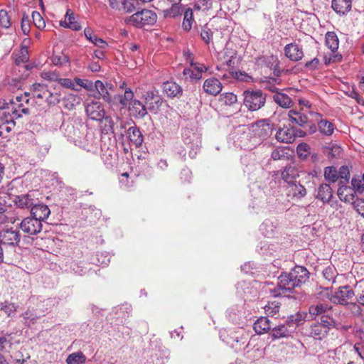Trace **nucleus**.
I'll use <instances>...</instances> for the list:
<instances>
[{
	"mask_svg": "<svg viewBox=\"0 0 364 364\" xmlns=\"http://www.w3.org/2000/svg\"><path fill=\"white\" fill-rule=\"evenodd\" d=\"M355 291L357 301L359 304L364 306V279L360 280L355 285Z\"/></svg>",
	"mask_w": 364,
	"mask_h": 364,
	"instance_id": "37998d69",
	"label": "nucleus"
},
{
	"mask_svg": "<svg viewBox=\"0 0 364 364\" xmlns=\"http://www.w3.org/2000/svg\"><path fill=\"white\" fill-rule=\"evenodd\" d=\"M139 0H122L121 3V11L130 14L136 11L139 6Z\"/></svg>",
	"mask_w": 364,
	"mask_h": 364,
	"instance_id": "4c0bfd02",
	"label": "nucleus"
},
{
	"mask_svg": "<svg viewBox=\"0 0 364 364\" xmlns=\"http://www.w3.org/2000/svg\"><path fill=\"white\" fill-rule=\"evenodd\" d=\"M346 306L347 309L350 312L353 316L359 317L362 315L363 309L357 303L351 302L348 304Z\"/></svg>",
	"mask_w": 364,
	"mask_h": 364,
	"instance_id": "4d7b16f0",
	"label": "nucleus"
},
{
	"mask_svg": "<svg viewBox=\"0 0 364 364\" xmlns=\"http://www.w3.org/2000/svg\"><path fill=\"white\" fill-rule=\"evenodd\" d=\"M184 10L182 4H171V7L163 11L165 18H176L180 16Z\"/></svg>",
	"mask_w": 364,
	"mask_h": 364,
	"instance_id": "72a5a7b5",
	"label": "nucleus"
},
{
	"mask_svg": "<svg viewBox=\"0 0 364 364\" xmlns=\"http://www.w3.org/2000/svg\"><path fill=\"white\" fill-rule=\"evenodd\" d=\"M247 341V334H245L243 331H240L231 333L230 341H228L232 348H235V350H240L246 346Z\"/></svg>",
	"mask_w": 364,
	"mask_h": 364,
	"instance_id": "9b49d317",
	"label": "nucleus"
},
{
	"mask_svg": "<svg viewBox=\"0 0 364 364\" xmlns=\"http://www.w3.org/2000/svg\"><path fill=\"white\" fill-rule=\"evenodd\" d=\"M280 309V303L274 301H269L267 305L264 306V311L267 316H274L277 314Z\"/></svg>",
	"mask_w": 364,
	"mask_h": 364,
	"instance_id": "a18cd8bd",
	"label": "nucleus"
},
{
	"mask_svg": "<svg viewBox=\"0 0 364 364\" xmlns=\"http://www.w3.org/2000/svg\"><path fill=\"white\" fill-rule=\"evenodd\" d=\"M21 30L23 34L27 35L30 32V20L27 15H23L21 18Z\"/></svg>",
	"mask_w": 364,
	"mask_h": 364,
	"instance_id": "338daca9",
	"label": "nucleus"
},
{
	"mask_svg": "<svg viewBox=\"0 0 364 364\" xmlns=\"http://www.w3.org/2000/svg\"><path fill=\"white\" fill-rule=\"evenodd\" d=\"M318 129L319 132L325 136H331L334 131V125L327 119H320L318 122Z\"/></svg>",
	"mask_w": 364,
	"mask_h": 364,
	"instance_id": "473e14b6",
	"label": "nucleus"
},
{
	"mask_svg": "<svg viewBox=\"0 0 364 364\" xmlns=\"http://www.w3.org/2000/svg\"><path fill=\"white\" fill-rule=\"evenodd\" d=\"M84 33L87 40L94 43L96 46L100 48H105L107 47V43L102 38H98L95 35L93 34V32L90 28H86L84 30Z\"/></svg>",
	"mask_w": 364,
	"mask_h": 364,
	"instance_id": "c756f323",
	"label": "nucleus"
},
{
	"mask_svg": "<svg viewBox=\"0 0 364 364\" xmlns=\"http://www.w3.org/2000/svg\"><path fill=\"white\" fill-rule=\"evenodd\" d=\"M285 55L291 61H299L302 59V49L296 43H289L284 47Z\"/></svg>",
	"mask_w": 364,
	"mask_h": 364,
	"instance_id": "2eb2a0df",
	"label": "nucleus"
},
{
	"mask_svg": "<svg viewBox=\"0 0 364 364\" xmlns=\"http://www.w3.org/2000/svg\"><path fill=\"white\" fill-rule=\"evenodd\" d=\"M19 228L24 233L32 236L41 232L43 223L33 216L27 217L21 222Z\"/></svg>",
	"mask_w": 364,
	"mask_h": 364,
	"instance_id": "423d86ee",
	"label": "nucleus"
},
{
	"mask_svg": "<svg viewBox=\"0 0 364 364\" xmlns=\"http://www.w3.org/2000/svg\"><path fill=\"white\" fill-rule=\"evenodd\" d=\"M276 139L282 143L290 144L294 141L293 127H284L279 129L275 134Z\"/></svg>",
	"mask_w": 364,
	"mask_h": 364,
	"instance_id": "ddd939ff",
	"label": "nucleus"
},
{
	"mask_svg": "<svg viewBox=\"0 0 364 364\" xmlns=\"http://www.w3.org/2000/svg\"><path fill=\"white\" fill-rule=\"evenodd\" d=\"M287 194L291 198L301 199L306 195V190L304 186L294 182L287 185Z\"/></svg>",
	"mask_w": 364,
	"mask_h": 364,
	"instance_id": "412c9836",
	"label": "nucleus"
},
{
	"mask_svg": "<svg viewBox=\"0 0 364 364\" xmlns=\"http://www.w3.org/2000/svg\"><path fill=\"white\" fill-rule=\"evenodd\" d=\"M69 62V57L62 52L60 55H53L52 58V63L55 65L62 66Z\"/></svg>",
	"mask_w": 364,
	"mask_h": 364,
	"instance_id": "864d4df0",
	"label": "nucleus"
},
{
	"mask_svg": "<svg viewBox=\"0 0 364 364\" xmlns=\"http://www.w3.org/2000/svg\"><path fill=\"white\" fill-rule=\"evenodd\" d=\"M95 87L97 91L99 96L98 98H102L105 102H111V95L109 90H112V85L110 83H104L100 80H97L95 82Z\"/></svg>",
	"mask_w": 364,
	"mask_h": 364,
	"instance_id": "a211bd4d",
	"label": "nucleus"
},
{
	"mask_svg": "<svg viewBox=\"0 0 364 364\" xmlns=\"http://www.w3.org/2000/svg\"><path fill=\"white\" fill-rule=\"evenodd\" d=\"M304 320V316L301 313H297L294 315H291L289 316L286 321V323L289 326H294V331L296 328L301 324L302 321Z\"/></svg>",
	"mask_w": 364,
	"mask_h": 364,
	"instance_id": "a19ab883",
	"label": "nucleus"
},
{
	"mask_svg": "<svg viewBox=\"0 0 364 364\" xmlns=\"http://www.w3.org/2000/svg\"><path fill=\"white\" fill-rule=\"evenodd\" d=\"M156 14L151 10L146 9H144L140 11H136L132 16L124 18V22L127 25H131L136 28L152 26L156 22Z\"/></svg>",
	"mask_w": 364,
	"mask_h": 364,
	"instance_id": "7ed1b4c3",
	"label": "nucleus"
},
{
	"mask_svg": "<svg viewBox=\"0 0 364 364\" xmlns=\"http://www.w3.org/2000/svg\"><path fill=\"white\" fill-rule=\"evenodd\" d=\"M29 60L28 50L26 47H22L18 56L16 58V64L17 65L21 63H24L28 62Z\"/></svg>",
	"mask_w": 364,
	"mask_h": 364,
	"instance_id": "052dcab7",
	"label": "nucleus"
},
{
	"mask_svg": "<svg viewBox=\"0 0 364 364\" xmlns=\"http://www.w3.org/2000/svg\"><path fill=\"white\" fill-rule=\"evenodd\" d=\"M266 95L260 90L243 92V104L250 111H257L264 106Z\"/></svg>",
	"mask_w": 364,
	"mask_h": 364,
	"instance_id": "20e7f679",
	"label": "nucleus"
},
{
	"mask_svg": "<svg viewBox=\"0 0 364 364\" xmlns=\"http://www.w3.org/2000/svg\"><path fill=\"white\" fill-rule=\"evenodd\" d=\"M32 18L34 25L38 28V29H43L46 26V22L44 19L43 18L42 16L40 14L38 11H33L32 13Z\"/></svg>",
	"mask_w": 364,
	"mask_h": 364,
	"instance_id": "13d9d810",
	"label": "nucleus"
},
{
	"mask_svg": "<svg viewBox=\"0 0 364 364\" xmlns=\"http://www.w3.org/2000/svg\"><path fill=\"white\" fill-rule=\"evenodd\" d=\"M222 88V83L215 77L208 78L203 83L204 91L211 95H217L221 92Z\"/></svg>",
	"mask_w": 364,
	"mask_h": 364,
	"instance_id": "f3484780",
	"label": "nucleus"
},
{
	"mask_svg": "<svg viewBox=\"0 0 364 364\" xmlns=\"http://www.w3.org/2000/svg\"><path fill=\"white\" fill-rule=\"evenodd\" d=\"M43 315L44 314H39L34 310H27L21 315V316L23 318L24 323L29 325L30 323H34Z\"/></svg>",
	"mask_w": 364,
	"mask_h": 364,
	"instance_id": "58836bf2",
	"label": "nucleus"
},
{
	"mask_svg": "<svg viewBox=\"0 0 364 364\" xmlns=\"http://www.w3.org/2000/svg\"><path fill=\"white\" fill-rule=\"evenodd\" d=\"M183 75L186 77V80H200L201 79V75L199 74H196V71L191 68H185L183 71Z\"/></svg>",
	"mask_w": 364,
	"mask_h": 364,
	"instance_id": "0e129e2a",
	"label": "nucleus"
},
{
	"mask_svg": "<svg viewBox=\"0 0 364 364\" xmlns=\"http://www.w3.org/2000/svg\"><path fill=\"white\" fill-rule=\"evenodd\" d=\"M351 186L355 194H362L364 192V182L359 178H352Z\"/></svg>",
	"mask_w": 364,
	"mask_h": 364,
	"instance_id": "09e8293b",
	"label": "nucleus"
},
{
	"mask_svg": "<svg viewBox=\"0 0 364 364\" xmlns=\"http://www.w3.org/2000/svg\"><path fill=\"white\" fill-rule=\"evenodd\" d=\"M331 309V307L329 305L323 303H317L316 304H313L309 308V318L311 319L315 318L317 316H321L326 313Z\"/></svg>",
	"mask_w": 364,
	"mask_h": 364,
	"instance_id": "cd10ccee",
	"label": "nucleus"
},
{
	"mask_svg": "<svg viewBox=\"0 0 364 364\" xmlns=\"http://www.w3.org/2000/svg\"><path fill=\"white\" fill-rule=\"evenodd\" d=\"M105 122V129L108 132H114L116 128V123L110 117H104L102 119Z\"/></svg>",
	"mask_w": 364,
	"mask_h": 364,
	"instance_id": "69168bd1",
	"label": "nucleus"
},
{
	"mask_svg": "<svg viewBox=\"0 0 364 364\" xmlns=\"http://www.w3.org/2000/svg\"><path fill=\"white\" fill-rule=\"evenodd\" d=\"M25 97L16 96L15 100H12L10 102V105H7V107H2L1 109H11L13 114V117L16 119H18L23 116V114L28 115L30 114L29 109L26 107V104L23 100Z\"/></svg>",
	"mask_w": 364,
	"mask_h": 364,
	"instance_id": "0eeeda50",
	"label": "nucleus"
},
{
	"mask_svg": "<svg viewBox=\"0 0 364 364\" xmlns=\"http://www.w3.org/2000/svg\"><path fill=\"white\" fill-rule=\"evenodd\" d=\"M0 310L3 311L8 316H11L16 311V306L14 304L5 302L1 306Z\"/></svg>",
	"mask_w": 364,
	"mask_h": 364,
	"instance_id": "680f3d73",
	"label": "nucleus"
},
{
	"mask_svg": "<svg viewBox=\"0 0 364 364\" xmlns=\"http://www.w3.org/2000/svg\"><path fill=\"white\" fill-rule=\"evenodd\" d=\"M20 237L17 230L4 228L0 231V245L15 247L19 243Z\"/></svg>",
	"mask_w": 364,
	"mask_h": 364,
	"instance_id": "1a4fd4ad",
	"label": "nucleus"
},
{
	"mask_svg": "<svg viewBox=\"0 0 364 364\" xmlns=\"http://www.w3.org/2000/svg\"><path fill=\"white\" fill-rule=\"evenodd\" d=\"M34 194L33 191H30L27 194L18 196L16 197L14 202L21 208H31L36 202Z\"/></svg>",
	"mask_w": 364,
	"mask_h": 364,
	"instance_id": "aec40b11",
	"label": "nucleus"
},
{
	"mask_svg": "<svg viewBox=\"0 0 364 364\" xmlns=\"http://www.w3.org/2000/svg\"><path fill=\"white\" fill-rule=\"evenodd\" d=\"M127 136L136 147H139L143 143V135L139 129L135 125L128 128Z\"/></svg>",
	"mask_w": 364,
	"mask_h": 364,
	"instance_id": "393cba45",
	"label": "nucleus"
},
{
	"mask_svg": "<svg viewBox=\"0 0 364 364\" xmlns=\"http://www.w3.org/2000/svg\"><path fill=\"white\" fill-rule=\"evenodd\" d=\"M325 179L335 183L338 179V171L334 166H327L324 168Z\"/></svg>",
	"mask_w": 364,
	"mask_h": 364,
	"instance_id": "79ce46f5",
	"label": "nucleus"
},
{
	"mask_svg": "<svg viewBox=\"0 0 364 364\" xmlns=\"http://www.w3.org/2000/svg\"><path fill=\"white\" fill-rule=\"evenodd\" d=\"M288 116L290 121L299 127H304L309 123L307 115L301 111L291 109L289 111Z\"/></svg>",
	"mask_w": 364,
	"mask_h": 364,
	"instance_id": "a878e982",
	"label": "nucleus"
},
{
	"mask_svg": "<svg viewBox=\"0 0 364 364\" xmlns=\"http://www.w3.org/2000/svg\"><path fill=\"white\" fill-rule=\"evenodd\" d=\"M187 60L189 61L191 66L193 68L196 74H199L202 76L203 73H205L209 70L210 68L208 66H206L205 65L199 63H194L193 60L191 53H188L187 56Z\"/></svg>",
	"mask_w": 364,
	"mask_h": 364,
	"instance_id": "ea45409f",
	"label": "nucleus"
},
{
	"mask_svg": "<svg viewBox=\"0 0 364 364\" xmlns=\"http://www.w3.org/2000/svg\"><path fill=\"white\" fill-rule=\"evenodd\" d=\"M254 330L257 334H263L272 328L269 319L267 317L262 316L254 323Z\"/></svg>",
	"mask_w": 364,
	"mask_h": 364,
	"instance_id": "c85d7f7f",
	"label": "nucleus"
},
{
	"mask_svg": "<svg viewBox=\"0 0 364 364\" xmlns=\"http://www.w3.org/2000/svg\"><path fill=\"white\" fill-rule=\"evenodd\" d=\"M33 95L38 99H45L48 97L49 90L47 86L43 84L35 83L31 87Z\"/></svg>",
	"mask_w": 364,
	"mask_h": 364,
	"instance_id": "2f4dec72",
	"label": "nucleus"
},
{
	"mask_svg": "<svg viewBox=\"0 0 364 364\" xmlns=\"http://www.w3.org/2000/svg\"><path fill=\"white\" fill-rule=\"evenodd\" d=\"M352 6L351 0H332L331 7L339 15H345L348 13Z\"/></svg>",
	"mask_w": 364,
	"mask_h": 364,
	"instance_id": "b1692460",
	"label": "nucleus"
},
{
	"mask_svg": "<svg viewBox=\"0 0 364 364\" xmlns=\"http://www.w3.org/2000/svg\"><path fill=\"white\" fill-rule=\"evenodd\" d=\"M133 97L134 93L132 90L130 88H126L124 95H119L118 98L119 103L124 107H126L128 102L132 100Z\"/></svg>",
	"mask_w": 364,
	"mask_h": 364,
	"instance_id": "603ef678",
	"label": "nucleus"
},
{
	"mask_svg": "<svg viewBox=\"0 0 364 364\" xmlns=\"http://www.w3.org/2000/svg\"><path fill=\"white\" fill-rule=\"evenodd\" d=\"M338 183H348L350 179V170L348 166H341L338 171Z\"/></svg>",
	"mask_w": 364,
	"mask_h": 364,
	"instance_id": "c03bdc74",
	"label": "nucleus"
},
{
	"mask_svg": "<svg viewBox=\"0 0 364 364\" xmlns=\"http://www.w3.org/2000/svg\"><path fill=\"white\" fill-rule=\"evenodd\" d=\"M61 95L62 93L60 92L53 93L49 91L48 97H46L45 99L48 104L56 105L59 103V102L62 99Z\"/></svg>",
	"mask_w": 364,
	"mask_h": 364,
	"instance_id": "e2e57ef3",
	"label": "nucleus"
},
{
	"mask_svg": "<svg viewBox=\"0 0 364 364\" xmlns=\"http://www.w3.org/2000/svg\"><path fill=\"white\" fill-rule=\"evenodd\" d=\"M220 101L225 105H232L237 102V96L232 92H226L220 95Z\"/></svg>",
	"mask_w": 364,
	"mask_h": 364,
	"instance_id": "5fc2aeb1",
	"label": "nucleus"
},
{
	"mask_svg": "<svg viewBox=\"0 0 364 364\" xmlns=\"http://www.w3.org/2000/svg\"><path fill=\"white\" fill-rule=\"evenodd\" d=\"M129 110L136 119H142L147 114L146 106L138 100H133L131 102Z\"/></svg>",
	"mask_w": 364,
	"mask_h": 364,
	"instance_id": "6ab92c4d",
	"label": "nucleus"
},
{
	"mask_svg": "<svg viewBox=\"0 0 364 364\" xmlns=\"http://www.w3.org/2000/svg\"><path fill=\"white\" fill-rule=\"evenodd\" d=\"M353 291L349 286L340 287L338 289L329 297L331 302L335 304H341L346 306L349 302V299H352L355 295Z\"/></svg>",
	"mask_w": 364,
	"mask_h": 364,
	"instance_id": "39448f33",
	"label": "nucleus"
},
{
	"mask_svg": "<svg viewBox=\"0 0 364 364\" xmlns=\"http://www.w3.org/2000/svg\"><path fill=\"white\" fill-rule=\"evenodd\" d=\"M60 129L68 140L74 142L87 151H90L91 146L85 144L82 139L86 130L85 127L77 119H68L63 122Z\"/></svg>",
	"mask_w": 364,
	"mask_h": 364,
	"instance_id": "f03ea898",
	"label": "nucleus"
},
{
	"mask_svg": "<svg viewBox=\"0 0 364 364\" xmlns=\"http://www.w3.org/2000/svg\"><path fill=\"white\" fill-rule=\"evenodd\" d=\"M355 210L364 218V200L357 199L353 203Z\"/></svg>",
	"mask_w": 364,
	"mask_h": 364,
	"instance_id": "774afa93",
	"label": "nucleus"
},
{
	"mask_svg": "<svg viewBox=\"0 0 364 364\" xmlns=\"http://www.w3.org/2000/svg\"><path fill=\"white\" fill-rule=\"evenodd\" d=\"M85 112L90 119L96 121L102 120L105 117V109L100 102L92 101L85 106Z\"/></svg>",
	"mask_w": 364,
	"mask_h": 364,
	"instance_id": "9d476101",
	"label": "nucleus"
},
{
	"mask_svg": "<svg viewBox=\"0 0 364 364\" xmlns=\"http://www.w3.org/2000/svg\"><path fill=\"white\" fill-rule=\"evenodd\" d=\"M269 90L272 92H276V94L273 96L274 101L283 108H289L291 106L292 100L286 94L278 92V89L276 87H269Z\"/></svg>",
	"mask_w": 364,
	"mask_h": 364,
	"instance_id": "bb28decb",
	"label": "nucleus"
},
{
	"mask_svg": "<svg viewBox=\"0 0 364 364\" xmlns=\"http://www.w3.org/2000/svg\"><path fill=\"white\" fill-rule=\"evenodd\" d=\"M287 152L285 149L283 148H277L274 149L272 152L271 157L273 160H282L285 159L287 157Z\"/></svg>",
	"mask_w": 364,
	"mask_h": 364,
	"instance_id": "bf43d9fd",
	"label": "nucleus"
},
{
	"mask_svg": "<svg viewBox=\"0 0 364 364\" xmlns=\"http://www.w3.org/2000/svg\"><path fill=\"white\" fill-rule=\"evenodd\" d=\"M294 333V326H289L285 322L272 328L271 335L273 338L278 339L284 337H289Z\"/></svg>",
	"mask_w": 364,
	"mask_h": 364,
	"instance_id": "dca6fc26",
	"label": "nucleus"
},
{
	"mask_svg": "<svg viewBox=\"0 0 364 364\" xmlns=\"http://www.w3.org/2000/svg\"><path fill=\"white\" fill-rule=\"evenodd\" d=\"M145 102L149 105V109L153 110L155 105L158 107L161 104V98L159 95H155L153 92H147L144 95Z\"/></svg>",
	"mask_w": 364,
	"mask_h": 364,
	"instance_id": "f704fd0d",
	"label": "nucleus"
},
{
	"mask_svg": "<svg viewBox=\"0 0 364 364\" xmlns=\"http://www.w3.org/2000/svg\"><path fill=\"white\" fill-rule=\"evenodd\" d=\"M200 37L206 44H209L210 43L213 37V31L207 24L202 27Z\"/></svg>",
	"mask_w": 364,
	"mask_h": 364,
	"instance_id": "6e6d98bb",
	"label": "nucleus"
},
{
	"mask_svg": "<svg viewBox=\"0 0 364 364\" xmlns=\"http://www.w3.org/2000/svg\"><path fill=\"white\" fill-rule=\"evenodd\" d=\"M338 188L337 195L341 200L345 203H353L355 201L354 191L351 186H348L347 183H338Z\"/></svg>",
	"mask_w": 364,
	"mask_h": 364,
	"instance_id": "f8f14e48",
	"label": "nucleus"
},
{
	"mask_svg": "<svg viewBox=\"0 0 364 364\" xmlns=\"http://www.w3.org/2000/svg\"><path fill=\"white\" fill-rule=\"evenodd\" d=\"M333 197V190L327 183L321 184L316 191V198L323 203H330Z\"/></svg>",
	"mask_w": 364,
	"mask_h": 364,
	"instance_id": "5701e85b",
	"label": "nucleus"
},
{
	"mask_svg": "<svg viewBox=\"0 0 364 364\" xmlns=\"http://www.w3.org/2000/svg\"><path fill=\"white\" fill-rule=\"evenodd\" d=\"M31 216L36 218V219L43 223L49 217L50 214V210L48 206L45 204L34 203V205L32 206L31 209Z\"/></svg>",
	"mask_w": 364,
	"mask_h": 364,
	"instance_id": "4468645a",
	"label": "nucleus"
},
{
	"mask_svg": "<svg viewBox=\"0 0 364 364\" xmlns=\"http://www.w3.org/2000/svg\"><path fill=\"white\" fill-rule=\"evenodd\" d=\"M332 320L328 321L327 317L323 316L321 322H317L311 326L310 336L315 339L321 340L328 333Z\"/></svg>",
	"mask_w": 364,
	"mask_h": 364,
	"instance_id": "6e6552de",
	"label": "nucleus"
},
{
	"mask_svg": "<svg viewBox=\"0 0 364 364\" xmlns=\"http://www.w3.org/2000/svg\"><path fill=\"white\" fill-rule=\"evenodd\" d=\"M194 22L193 9L186 8L183 10V21L182 23L183 28L188 31L191 29L193 23Z\"/></svg>",
	"mask_w": 364,
	"mask_h": 364,
	"instance_id": "c9c22d12",
	"label": "nucleus"
},
{
	"mask_svg": "<svg viewBox=\"0 0 364 364\" xmlns=\"http://www.w3.org/2000/svg\"><path fill=\"white\" fill-rule=\"evenodd\" d=\"M164 92L169 97H180L182 95V87L175 82L167 81L163 84Z\"/></svg>",
	"mask_w": 364,
	"mask_h": 364,
	"instance_id": "4be33fe9",
	"label": "nucleus"
},
{
	"mask_svg": "<svg viewBox=\"0 0 364 364\" xmlns=\"http://www.w3.org/2000/svg\"><path fill=\"white\" fill-rule=\"evenodd\" d=\"M0 26L5 28H8L11 26V16L9 15V13L4 9L0 11Z\"/></svg>",
	"mask_w": 364,
	"mask_h": 364,
	"instance_id": "3c124183",
	"label": "nucleus"
},
{
	"mask_svg": "<svg viewBox=\"0 0 364 364\" xmlns=\"http://www.w3.org/2000/svg\"><path fill=\"white\" fill-rule=\"evenodd\" d=\"M66 362L68 364H83L85 358L82 353H72L68 355Z\"/></svg>",
	"mask_w": 364,
	"mask_h": 364,
	"instance_id": "de8ad7c7",
	"label": "nucleus"
},
{
	"mask_svg": "<svg viewBox=\"0 0 364 364\" xmlns=\"http://www.w3.org/2000/svg\"><path fill=\"white\" fill-rule=\"evenodd\" d=\"M258 124L260 128V131L258 134L260 136L265 137L272 134V125L270 124L263 120L259 122Z\"/></svg>",
	"mask_w": 364,
	"mask_h": 364,
	"instance_id": "8fccbe9b",
	"label": "nucleus"
},
{
	"mask_svg": "<svg viewBox=\"0 0 364 364\" xmlns=\"http://www.w3.org/2000/svg\"><path fill=\"white\" fill-rule=\"evenodd\" d=\"M338 38L334 32H327L326 34V45L332 51L335 52L338 48Z\"/></svg>",
	"mask_w": 364,
	"mask_h": 364,
	"instance_id": "e433bc0d",
	"label": "nucleus"
},
{
	"mask_svg": "<svg viewBox=\"0 0 364 364\" xmlns=\"http://www.w3.org/2000/svg\"><path fill=\"white\" fill-rule=\"evenodd\" d=\"M309 271L302 266H296L289 273L281 274L278 278L277 288L271 291L274 297L291 292L295 287L309 279Z\"/></svg>",
	"mask_w": 364,
	"mask_h": 364,
	"instance_id": "f257e3e1",
	"label": "nucleus"
},
{
	"mask_svg": "<svg viewBox=\"0 0 364 364\" xmlns=\"http://www.w3.org/2000/svg\"><path fill=\"white\" fill-rule=\"evenodd\" d=\"M299 174L294 166H286L281 173L282 178L287 183L288 185L294 182V180Z\"/></svg>",
	"mask_w": 364,
	"mask_h": 364,
	"instance_id": "7c9ffc66",
	"label": "nucleus"
},
{
	"mask_svg": "<svg viewBox=\"0 0 364 364\" xmlns=\"http://www.w3.org/2000/svg\"><path fill=\"white\" fill-rule=\"evenodd\" d=\"M311 147L306 143H301L296 147L298 156L301 159H306L310 154Z\"/></svg>",
	"mask_w": 364,
	"mask_h": 364,
	"instance_id": "49530a36",
	"label": "nucleus"
}]
</instances>
